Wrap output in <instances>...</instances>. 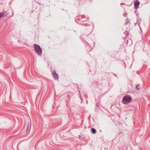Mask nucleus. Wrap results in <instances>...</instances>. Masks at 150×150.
I'll use <instances>...</instances> for the list:
<instances>
[{"mask_svg":"<svg viewBox=\"0 0 150 150\" xmlns=\"http://www.w3.org/2000/svg\"><path fill=\"white\" fill-rule=\"evenodd\" d=\"M34 46L35 52L39 55H40L42 52V50L40 47L39 45L36 44H34Z\"/></svg>","mask_w":150,"mask_h":150,"instance_id":"obj_2","label":"nucleus"},{"mask_svg":"<svg viewBox=\"0 0 150 150\" xmlns=\"http://www.w3.org/2000/svg\"><path fill=\"white\" fill-rule=\"evenodd\" d=\"M81 99L82 101V102H83V99L81 98Z\"/></svg>","mask_w":150,"mask_h":150,"instance_id":"obj_11","label":"nucleus"},{"mask_svg":"<svg viewBox=\"0 0 150 150\" xmlns=\"http://www.w3.org/2000/svg\"><path fill=\"white\" fill-rule=\"evenodd\" d=\"M137 25H139V28H140V29L141 31V32H142V28H141V26H140V23H139L138 22V20H137Z\"/></svg>","mask_w":150,"mask_h":150,"instance_id":"obj_7","label":"nucleus"},{"mask_svg":"<svg viewBox=\"0 0 150 150\" xmlns=\"http://www.w3.org/2000/svg\"><path fill=\"white\" fill-rule=\"evenodd\" d=\"M123 15H125V14L124 13V14H123Z\"/></svg>","mask_w":150,"mask_h":150,"instance_id":"obj_13","label":"nucleus"},{"mask_svg":"<svg viewBox=\"0 0 150 150\" xmlns=\"http://www.w3.org/2000/svg\"><path fill=\"white\" fill-rule=\"evenodd\" d=\"M129 22V19L128 18H127L126 19V21L125 23V25L127 24Z\"/></svg>","mask_w":150,"mask_h":150,"instance_id":"obj_8","label":"nucleus"},{"mask_svg":"<svg viewBox=\"0 0 150 150\" xmlns=\"http://www.w3.org/2000/svg\"><path fill=\"white\" fill-rule=\"evenodd\" d=\"M91 131L92 133L95 134L96 133V130L94 128H92L91 129Z\"/></svg>","mask_w":150,"mask_h":150,"instance_id":"obj_6","label":"nucleus"},{"mask_svg":"<svg viewBox=\"0 0 150 150\" xmlns=\"http://www.w3.org/2000/svg\"><path fill=\"white\" fill-rule=\"evenodd\" d=\"M123 15H125V14L124 13V14H123Z\"/></svg>","mask_w":150,"mask_h":150,"instance_id":"obj_14","label":"nucleus"},{"mask_svg":"<svg viewBox=\"0 0 150 150\" xmlns=\"http://www.w3.org/2000/svg\"><path fill=\"white\" fill-rule=\"evenodd\" d=\"M129 34H125V35H128Z\"/></svg>","mask_w":150,"mask_h":150,"instance_id":"obj_12","label":"nucleus"},{"mask_svg":"<svg viewBox=\"0 0 150 150\" xmlns=\"http://www.w3.org/2000/svg\"><path fill=\"white\" fill-rule=\"evenodd\" d=\"M52 75L55 79L57 80L58 79V75L56 73L53 72L52 73Z\"/></svg>","mask_w":150,"mask_h":150,"instance_id":"obj_4","label":"nucleus"},{"mask_svg":"<svg viewBox=\"0 0 150 150\" xmlns=\"http://www.w3.org/2000/svg\"><path fill=\"white\" fill-rule=\"evenodd\" d=\"M132 99V98L130 96L126 95L122 98V103L125 104H127L131 102Z\"/></svg>","mask_w":150,"mask_h":150,"instance_id":"obj_1","label":"nucleus"},{"mask_svg":"<svg viewBox=\"0 0 150 150\" xmlns=\"http://www.w3.org/2000/svg\"><path fill=\"white\" fill-rule=\"evenodd\" d=\"M85 16H84V15H83V16H82V17H83V18L84 17H85Z\"/></svg>","mask_w":150,"mask_h":150,"instance_id":"obj_10","label":"nucleus"},{"mask_svg":"<svg viewBox=\"0 0 150 150\" xmlns=\"http://www.w3.org/2000/svg\"><path fill=\"white\" fill-rule=\"evenodd\" d=\"M139 4L140 3L139 1L138 0H137L134 1V6L136 8H138Z\"/></svg>","mask_w":150,"mask_h":150,"instance_id":"obj_3","label":"nucleus"},{"mask_svg":"<svg viewBox=\"0 0 150 150\" xmlns=\"http://www.w3.org/2000/svg\"><path fill=\"white\" fill-rule=\"evenodd\" d=\"M139 85H137L136 86V88L138 89V90H139Z\"/></svg>","mask_w":150,"mask_h":150,"instance_id":"obj_9","label":"nucleus"},{"mask_svg":"<svg viewBox=\"0 0 150 150\" xmlns=\"http://www.w3.org/2000/svg\"><path fill=\"white\" fill-rule=\"evenodd\" d=\"M122 3L121 4V5H122Z\"/></svg>","mask_w":150,"mask_h":150,"instance_id":"obj_15","label":"nucleus"},{"mask_svg":"<svg viewBox=\"0 0 150 150\" xmlns=\"http://www.w3.org/2000/svg\"><path fill=\"white\" fill-rule=\"evenodd\" d=\"M6 13L2 12L1 13H0V18L2 17H4L6 16Z\"/></svg>","mask_w":150,"mask_h":150,"instance_id":"obj_5","label":"nucleus"}]
</instances>
